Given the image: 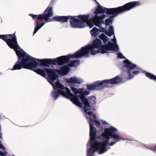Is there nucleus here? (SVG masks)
Masks as SVG:
<instances>
[{
	"label": "nucleus",
	"instance_id": "42",
	"mask_svg": "<svg viewBox=\"0 0 156 156\" xmlns=\"http://www.w3.org/2000/svg\"><path fill=\"white\" fill-rule=\"evenodd\" d=\"M3 147L2 146V145L1 144H0V148H2Z\"/></svg>",
	"mask_w": 156,
	"mask_h": 156
},
{
	"label": "nucleus",
	"instance_id": "18",
	"mask_svg": "<svg viewBox=\"0 0 156 156\" xmlns=\"http://www.w3.org/2000/svg\"><path fill=\"white\" fill-rule=\"evenodd\" d=\"M37 59L30 55V69L36 68V66L39 64L38 62H36Z\"/></svg>",
	"mask_w": 156,
	"mask_h": 156
},
{
	"label": "nucleus",
	"instance_id": "25",
	"mask_svg": "<svg viewBox=\"0 0 156 156\" xmlns=\"http://www.w3.org/2000/svg\"><path fill=\"white\" fill-rule=\"evenodd\" d=\"M99 30L96 27H94L90 31V33L92 36L94 37L96 36L98 34Z\"/></svg>",
	"mask_w": 156,
	"mask_h": 156
},
{
	"label": "nucleus",
	"instance_id": "7",
	"mask_svg": "<svg viewBox=\"0 0 156 156\" xmlns=\"http://www.w3.org/2000/svg\"><path fill=\"white\" fill-rule=\"evenodd\" d=\"M139 1L131 2L127 3L124 5L116 8L106 9L107 15H113L112 16L115 17L118 14L128 11L132 9L137 7L140 5Z\"/></svg>",
	"mask_w": 156,
	"mask_h": 156
},
{
	"label": "nucleus",
	"instance_id": "15",
	"mask_svg": "<svg viewBox=\"0 0 156 156\" xmlns=\"http://www.w3.org/2000/svg\"><path fill=\"white\" fill-rule=\"evenodd\" d=\"M90 120L89 122L90 126V138L91 142L94 141L96 138L97 133L96 132V128L93 126V120L91 117L89 118Z\"/></svg>",
	"mask_w": 156,
	"mask_h": 156
},
{
	"label": "nucleus",
	"instance_id": "4",
	"mask_svg": "<svg viewBox=\"0 0 156 156\" xmlns=\"http://www.w3.org/2000/svg\"><path fill=\"white\" fill-rule=\"evenodd\" d=\"M53 8L52 7H48L45 9L44 12L38 15H35L30 14V16L34 20H37V21L35 26L34 34L40 29L45 23L51 21L50 18L53 15Z\"/></svg>",
	"mask_w": 156,
	"mask_h": 156
},
{
	"label": "nucleus",
	"instance_id": "41",
	"mask_svg": "<svg viewBox=\"0 0 156 156\" xmlns=\"http://www.w3.org/2000/svg\"><path fill=\"white\" fill-rule=\"evenodd\" d=\"M94 122L96 123H97V122H98V121H97V120H93V122Z\"/></svg>",
	"mask_w": 156,
	"mask_h": 156
},
{
	"label": "nucleus",
	"instance_id": "31",
	"mask_svg": "<svg viewBox=\"0 0 156 156\" xmlns=\"http://www.w3.org/2000/svg\"><path fill=\"white\" fill-rule=\"evenodd\" d=\"M105 34L106 35H107V36H109V37H110L112 35H113V34L111 32H109V31H106L105 32Z\"/></svg>",
	"mask_w": 156,
	"mask_h": 156
},
{
	"label": "nucleus",
	"instance_id": "28",
	"mask_svg": "<svg viewBox=\"0 0 156 156\" xmlns=\"http://www.w3.org/2000/svg\"><path fill=\"white\" fill-rule=\"evenodd\" d=\"M59 94L58 92L55 91H52L51 93V96L55 100L59 96Z\"/></svg>",
	"mask_w": 156,
	"mask_h": 156
},
{
	"label": "nucleus",
	"instance_id": "29",
	"mask_svg": "<svg viewBox=\"0 0 156 156\" xmlns=\"http://www.w3.org/2000/svg\"><path fill=\"white\" fill-rule=\"evenodd\" d=\"M0 38L3 40L6 43L7 42V37L6 34L0 35Z\"/></svg>",
	"mask_w": 156,
	"mask_h": 156
},
{
	"label": "nucleus",
	"instance_id": "27",
	"mask_svg": "<svg viewBox=\"0 0 156 156\" xmlns=\"http://www.w3.org/2000/svg\"><path fill=\"white\" fill-rule=\"evenodd\" d=\"M113 16H110L109 17V18L105 20V24L106 25L109 26L110 25L111 23L113 21L112 18Z\"/></svg>",
	"mask_w": 156,
	"mask_h": 156
},
{
	"label": "nucleus",
	"instance_id": "40",
	"mask_svg": "<svg viewBox=\"0 0 156 156\" xmlns=\"http://www.w3.org/2000/svg\"><path fill=\"white\" fill-rule=\"evenodd\" d=\"M103 123L104 124V125H107V122H106V121H103Z\"/></svg>",
	"mask_w": 156,
	"mask_h": 156
},
{
	"label": "nucleus",
	"instance_id": "17",
	"mask_svg": "<svg viewBox=\"0 0 156 156\" xmlns=\"http://www.w3.org/2000/svg\"><path fill=\"white\" fill-rule=\"evenodd\" d=\"M45 69H43L41 68H33L32 70L36 73L37 74L45 77L46 76V73L45 71Z\"/></svg>",
	"mask_w": 156,
	"mask_h": 156
},
{
	"label": "nucleus",
	"instance_id": "43",
	"mask_svg": "<svg viewBox=\"0 0 156 156\" xmlns=\"http://www.w3.org/2000/svg\"><path fill=\"white\" fill-rule=\"evenodd\" d=\"M2 153V152L1 151H0V155L1 156Z\"/></svg>",
	"mask_w": 156,
	"mask_h": 156
},
{
	"label": "nucleus",
	"instance_id": "26",
	"mask_svg": "<svg viewBox=\"0 0 156 156\" xmlns=\"http://www.w3.org/2000/svg\"><path fill=\"white\" fill-rule=\"evenodd\" d=\"M99 38L103 41V42L105 44H106V43L108 40V38L104 34H102L100 36Z\"/></svg>",
	"mask_w": 156,
	"mask_h": 156
},
{
	"label": "nucleus",
	"instance_id": "20",
	"mask_svg": "<svg viewBox=\"0 0 156 156\" xmlns=\"http://www.w3.org/2000/svg\"><path fill=\"white\" fill-rule=\"evenodd\" d=\"M69 70L68 66L64 65L60 68V70L58 72V74L59 75L61 74L63 75L66 74Z\"/></svg>",
	"mask_w": 156,
	"mask_h": 156
},
{
	"label": "nucleus",
	"instance_id": "21",
	"mask_svg": "<svg viewBox=\"0 0 156 156\" xmlns=\"http://www.w3.org/2000/svg\"><path fill=\"white\" fill-rule=\"evenodd\" d=\"M106 9L107 8L103 7V8L101 6L98 5L94 12V13L95 14L105 13L106 12Z\"/></svg>",
	"mask_w": 156,
	"mask_h": 156
},
{
	"label": "nucleus",
	"instance_id": "10",
	"mask_svg": "<svg viewBox=\"0 0 156 156\" xmlns=\"http://www.w3.org/2000/svg\"><path fill=\"white\" fill-rule=\"evenodd\" d=\"M123 62L126 64L124 66V67L127 69V73L128 75L129 79L132 78L134 75L138 74L140 72L139 70H135V69H137L136 66L132 63L128 59L124 60Z\"/></svg>",
	"mask_w": 156,
	"mask_h": 156
},
{
	"label": "nucleus",
	"instance_id": "6",
	"mask_svg": "<svg viewBox=\"0 0 156 156\" xmlns=\"http://www.w3.org/2000/svg\"><path fill=\"white\" fill-rule=\"evenodd\" d=\"M122 79L119 76H117L111 79L102 81H97L92 84L87 85V89L88 90H100L107 87L109 84L115 85L121 82Z\"/></svg>",
	"mask_w": 156,
	"mask_h": 156
},
{
	"label": "nucleus",
	"instance_id": "9",
	"mask_svg": "<svg viewBox=\"0 0 156 156\" xmlns=\"http://www.w3.org/2000/svg\"><path fill=\"white\" fill-rule=\"evenodd\" d=\"M77 16H55L53 18L56 21L62 22L63 23L66 22L70 20V23L71 27L73 28H83L82 24L80 20L75 18Z\"/></svg>",
	"mask_w": 156,
	"mask_h": 156
},
{
	"label": "nucleus",
	"instance_id": "24",
	"mask_svg": "<svg viewBox=\"0 0 156 156\" xmlns=\"http://www.w3.org/2000/svg\"><path fill=\"white\" fill-rule=\"evenodd\" d=\"M144 73L148 78L151 80L155 81L156 82V76L155 75L149 73L145 72Z\"/></svg>",
	"mask_w": 156,
	"mask_h": 156
},
{
	"label": "nucleus",
	"instance_id": "19",
	"mask_svg": "<svg viewBox=\"0 0 156 156\" xmlns=\"http://www.w3.org/2000/svg\"><path fill=\"white\" fill-rule=\"evenodd\" d=\"M67 82L69 83L80 84L82 82V80L80 79L73 77L68 79Z\"/></svg>",
	"mask_w": 156,
	"mask_h": 156
},
{
	"label": "nucleus",
	"instance_id": "13",
	"mask_svg": "<svg viewBox=\"0 0 156 156\" xmlns=\"http://www.w3.org/2000/svg\"><path fill=\"white\" fill-rule=\"evenodd\" d=\"M45 71L47 74L48 79L50 80V82H54L57 78L58 77L56 73L59 70L57 69H45Z\"/></svg>",
	"mask_w": 156,
	"mask_h": 156
},
{
	"label": "nucleus",
	"instance_id": "22",
	"mask_svg": "<svg viewBox=\"0 0 156 156\" xmlns=\"http://www.w3.org/2000/svg\"><path fill=\"white\" fill-rule=\"evenodd\" d=\"M96 100L95 97L93 96H92L89 98L88 100V108L89 110L90 109V105H94L96 103V101H95Z\"/></svg>",
	"mask_w": 156,
	"mask_h": 156
},
{
	"label": "nucleus",
	"instance_id": "3",
	"mask_svg": "<svg viewBox=\"0 0 156 156\" xmlns=\"http://www.w3.org/2000/svg\"><path fill=\"white\" fill-rule=\"evenodd\" d=\"M101 41L98 39H95L92 44H89L84 47H82L81 49L76 51L74 55H71V58H79L82 57H87L89 56V53L91 55H94L99 52L98 49L95 51V48H100L101 45Z\"/></svg>",
	"mask_w": 156,
	"mask_h": 156
},
{
	"label": "nucleus",
	"instance_id": "8",
	"mask_svg": "<svg viewBox=\"0 0 156 156\" xmlns=\"http://www.w3.org/2000/svg\"><path fill=\"white\" fill-rule=\"evenodd\" d=\"M71 55L69 54L67 55H63L52 60L51 59H37L39 63L38 65L40 66L49 67V65H56L58 64L62 66L65 64H67L69 62L70 58H71Z\"/></svg>",
	"mask_w": 156,
	"mask_h": 156
},
{
	"label": "nucleus",
	"instance_id": "39",
	"mask_svg": "<svg viewBox=\"0 0 156 156\" xmlns=\"http://www.w3.org/2000/svg\"><path fill=\"white\" fill-rule=\"evenodd\" d=\"M93 118L94 119H96V115L95 114H94L93 115Z\"/></svg>",
	"mask_w": 156,
	"mask_h": 156
},
{
	"label": "nucleus",
	"instance_id": "35",
	"mask_svg": "<svg viewBox=\"0 0 156 156\" xmlns=\"http://www.w3.org/2000/svg\"><path fill=\"white\" fill-rule=\"evenodd\" d=\"M84 111H85V112H86L87 114H88V115L90 116V115H92V112H91V111H89L88 112H87V111H85L84 108Z\"/></svg>",
	"mask_w": 156,
	"mask_h": 156
},
{
	"label": "nucleus",
	"instance_id": "12",
	"mask_svg": "<svg viewBox=\"0 0 156 156\" xmlns=\"http://www.w3.org/2000/svg\"><path fill=\"white\" fill-rule=\"evenodd\" d=\"M106 17V16L104 14L100 16L95 15L93 18L90 19L87 23L90 27H92L93 26V23L95 26L99 27L101 24L105 23L103 20Z\"/></svg>",
	"mask_w": 156,
	"mask_h": 156
},
{
	"label": "nucleus",
	"instance_id": "5",
	"mask_svg": "<svg viewBox=\"0 0 156 156\" xmlns=\"http://www.w3.org/2000/svg\"><path fill=\"white\" fill-rule=\"evenodd\" d=\"M54 82H50V83L52 86L54 90L57 91L58 94L70 99L74 104L81 107V104L76 95H74L71 93L69 89L62 85L59 81H57L55 83H54Z\"/></svg>",
	"mask_w": 156,
	"mask_h": 156
},
{
	"label": "nucleus",
	"instance_id": "1",
	"mask_svg": "<svg viewBox=\"0 0 156 156\" xmlns=\"http://www.w3.org/2000/svg\"><path fill=\"white\" fill-rule=\"evenodd\" d=\"M117 131V129L113 126L105 128L101 135L105 139L102 142L96 141L91 145V148L88 150L87 156H93V154L97 151L99 154H103L107 151L106 146L108 144L112 146L120 140H123L122 137L115 133Z\"/></svg>",
	"mask_w": 156,
	"mask_h": 156
},
{
	"label": "nucleus",
	"instance_id": "37",
	"mask_svg": "<svg viewBox=\"0 0 156 156\" xmlns=\"http://www.w3.org/2000/svg\"><path fill=\"white\" fill-rule=\"evenodd\" d=\"M97 127H99L100 126V122L99 121H98V122H97Z\"/></svg>",
	"mask_w": 156,
	"mask_h": 156
},
{
	"label": "nucleus",
	"instance_id": "33",
	"mask_svg": "<svg viewBox=\"0 0 156 156\" xmlns=\"http://www.w3.org/2000/svg\"><path fill=\"white\" fill-rule=\"evenodd\" d=\"M118 58H123L124 57L123 55L121 53H119L118 54Z\"/></svg>",
	"mask_w": 156,
	"mask_h": 156
},
{
	"label": "nucleus",
	"instance_id": "30",
	"mask_svg": "<svg viewBox=\"0 0 156 156\" xmlns=\"http://www.w3.org/2000/svg\"><path fill=\"white\" fill-rule=\"evenodd\" d=\"M71 89L73 92L75 94H77L78 93L79 91V89L77 90L76 88L74 87H71Z\"/></svg>",
	"mask_w": 156,
	"mask_h": 156
},
{
	"label": "nucleus",
	"instance_id": "11",
	"mask_svg": "<svg viewBox=\"0 0 156 156\" xmlns=\"http://www.w3.org/2000/svg\"><path fill=\"white\" fill-rule=\"evenodd\" d=\"M99 49L102 54L108 53V51H117L119 50L118 46L116 44L115 39L114 41V43L108 41L107 44L105 45H102Z\"/></svg>",
	"mask_w": 156,
	"mask_h": 156
},
{
	"label": "nucleus",
	"instance_id": "38",
	"mask_svg": "<svg viewBox=\"0 0 156 156\" xmlns=\"http://www.w3.org/2000/svg\"><path fill=\"white\" fill-rule=\"evenodd\" d=\"M5 154H7V153H4L2 152L1 156H7V155Z\"/></svg>",
	"mask_w": 156,
	"mask_h": 156
},
{
	"label": "nucleus",
	"instance_id": "2",
	"mask_svg": "<svg viewBox=\"0 0 156 156\" xmlns=\"http://www.w3.org/2000/svg\"><path fill=\"white\" fill-rule=\"evenodd\" d=\"M7 37V44L15 51L18 58V61L14 66L12 70H20L22 68L29 69V56L19 45L15 35L6 34Z\"/></svg>",
	"mask_w": 156,
	"mask_h": 156
},
{
	"label": "nucleus",
	"instance_id": "34",
	"mask_svg": "<svg viewBox=\"0 0 156 156\" xmlns=\"http://www.w3.org/2000/svg\"><path fill=\"white\" fill-rule=\"evenodd\" d=\"M100 31L101 32H105V31L106 30V29L105 28H102V27H101L100 26Z\"/></svg>",
	"mask_w": 156,
	"mask_h": 156
},
{
	"label": "nucleus",
	"instance_id": "23",
	"mask_svg": "<svg viewBox=\"0 0 156 156\" xmlns=\"http://www.w3.org/2000/svg\"><path fill=\"white\" fill-rule=\"evenodd\" d=\"M80 61L79 60L76 59L71 61L68 64V66L70 67H76L79 64Z\"/></svg>",
	"mask_w": 156,
	"mask_h": 156
},
{
	"label": "nucleus",
	"instance_id": "32",
	"mask_svg": "<svg viewBox=\"0 0 156 156\" xmlns=\"http://www.w3.org/2000/svg\"><path fill=\"white\" fill-rule=\"evenodd\" d=\"M109 32H111L113 34H114V30L113 28V27L112 26H110L109 27Z\"/></svg>",
	"mask_w": 156,
	"mask_h": 156
},
{
	"label": "nucleus",
	"instance_id": "36",
	"mask_svg": "<svg viewBox=\"0 0 156 156\" xmlns=\"http://www.w3.org/2000/svg\"><path fill=\"white\" fill-rule=\"evenodd\" d=\"M90 93V92L88 91H86L85 92H84V94H85V96L86 95H88Z\"/></svg>",
	"mask_w": 156,
	"mask_h": 156
},
{
	"label": "nucleus",
	"instance_id": "16",
	"mask_svg": "<svg viewBox=\"0 0 156 156\" xmlns=\"http://www.w3.org/2000/svg\"><path fill=\"white\" fill-rule=\"evenodd\" d=\"M90 15L89 14L87 15H79L77 16V17L80 19L81 24H82L83 27H85V23H87L89 20V18Z\"/></svg>",
	"mask_w": 156,
	"mask_h": 156
},
{
	"label": "nucleus",
	"instance_id": "14",
	"mask_svg": "<svg viewBox=\"0 0 156 156\" xmlns=\"http://www.w3.org/2000/svg\"><path fill=\"white\" fill-rule=\"evenodd\" d=\"M80 95L78 96H77L78 97H79L81 100L82 103H81L80 102V103L81 104V105H82V104H83L84 107V108L85 109V111H87L89 110V109L88 108V99L87 98H86L85 97V94H84V92L82 90V89H79V91L78 92ZM82 107V105H81V107Z\"/></svg>",
	"mask_w": 156,
	"mask_h": 156
}]
</instances>
